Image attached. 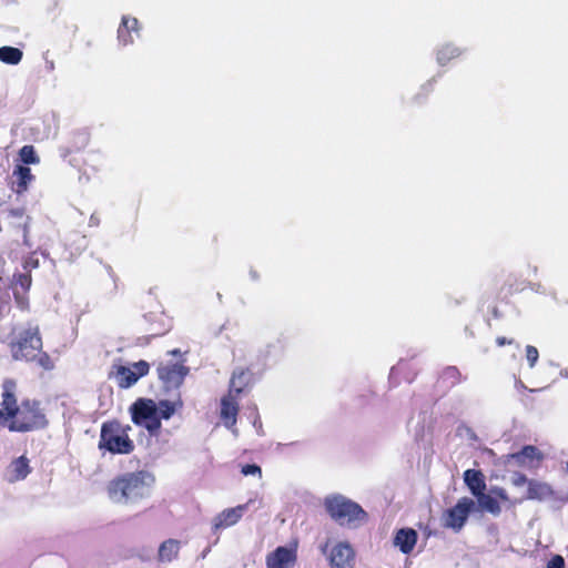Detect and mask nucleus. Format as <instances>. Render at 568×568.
<instances>
[{
  "instance_id": "a211bd4d",
  "label": "nucleus",
  "mask_w": 568,
  "mask_h": 568,
  "mask_svg": "<svg viewBox=\"0 0 568 568\" xmlns=\"http://www.w3.org/2000/svg\"><path fill=\"white\" fill-rule=\"evenodd\" d=\"M417 539L418 535L415 529L400 528L396 531L393 542L403 554L408 555L414 550Z\"/></svg>"
},
{
  "instance_id": "7ed1b4c3",
  "label": "nucleus",
  "mask_w": 568,
  "mask_h": 568,
  "mask_svg": "<svg viewBox=\"0 0 568 568\" xmlns=\"http://www.w3.org/2000/svg\"><path fill=\"white\" fill-rule=\"evenodd\" d=\"M182 402L162 399L159 403L152 398L140 397L131 404L129 413L134 425L144 427L150 436L158 437L162 427V419H170Z\"/></svg>"
},
{
  "instance_id": "393cba45",
  "label": "nucleus",
  "mask_w": 568,
  "mask_h": 568,
  "mask_svg": "<svg viewBox=\"0 0 568 568\" xmlns=\"http://www.w3.org/2000/svg\"><path fill=\"white\" fill-rule=\"evenodd\" d=\"M23 58V52L14 47L4 45L0 48V61L10 64L17 65L21 62Z\"/></svg>"
},
{
  "instance_id": "4468645a",
  "label": "nucleus",
  "mask_w": 568,
  "mask_h": 568,
  "mask_svg": "<svg viewBox=\"0 0 568 568\" xmlns=\"http://www.w3.org/2000/svg\"><path fill=\"white\" fill-rule=\"evenodd\" d=\"M237 398V396L227 393L221 399L220 418L223 425L229 429H233L237 422L240 410Z\"/></svg>"
},
{
  "instance_id": "39448f33",
  "label": "nucleus",
  "mask_w": 568,
  "mask_h": 568,
  "mask_svg": "<svg viewBox=\"0 0 568 568\" xmlns=\"http://www.w3.org/2000/svg\"><path fill=\"white\" fill-rule=\"evenodd\" d=\"M131 426L119 419H110L101 425L98 447L113 455H129L134 452V442L130 438Z\"/></svg>"
},
{
  "instance_id": "f257e3e1",
  "label": "nucleus",
  "mask_w": 568,
  "mask_h": 568,
  "mask_svg": "<svg viewBox=\"0 0 568 568\" xmlns=\"http://www.w3.org/2000/svg\"><path fill=\"white\" fill-rule=\"evenodd\" d=\"M17 382L7 378L2 383L0 423L11 432L27 433L47 427L48 419L37 400L26 399L18 405Z\"/></svg>"
},
{
  "instance_id": "bb28decb",
  "label": "nucleus",
  "mask_w": 568,
  "mask_h": 568,
  "mask_svg": "<svg viewBox=\"0 0 568 568\" xmlns=\"http://www.w3.org/2000/svg\"><path fill=\"white\" fill-rule=\"evenodd\" d=\"M460 55V51L458 48L452 47V45H445L443 47L438 53L437 59L440 63H445L452 59H455Z\"/></svg>"
},
{
  "instance_id": "f8f14e48",
  "label": "nucleus",
  "mask_w": 568,
  "mask_h": 568,
  "mask_svg": "<svg viewBox=\"0 0 568 568\" xmlns=\"http://www.w3.org/2000/svg\"><path fill=\"white\" fill-rule=\"evenodd\" d=\"M297 561L296 550L285 546H278L266 556L267 568H293Z\"/></svg>"
},
{
  "instance_id": "a878e982",
  "label": "nucleus",
  "mask_w": 568,
  "mask_h": 568,
  "mask_svg": "<svg viewBox=\"0 0 568 568\" xmlns=\"http://www.w3.org/2000/svg\"><path fill=\"white\" fill-rule=\"evenodd\" d=\"M477 498L479 500L480 506L485 510H487L494 515H498L500 513V505H499L498 500L495 499L494 497H491L490 495H487L484 491L483 495L477 496Z\"/></svg>"
},
{
  "instance_id": "e433bc0d",
  "label": "nucleus",
  "mask_w": 568,
  "mask_h": 568,
  "mask_svg": "<svg viewBox=\"0 0 568 568\" xmlns=\"http://www.w3.org/2000/svg\"><path fill=\"white\" fill-rule=\"evenodd\" d=\"M491 314H493L494 318H499L500 317V312H499L497 306H493Z\"/></svg>"
},
{
  "instance_id": "0eeeda50",
  "label": "nucleus",
  "mask_w": 568,
  "mask_h": 568,
  "mask_svg": "<svg viewBox=\"0 0 568 568\" xmlns=\"http://www.w3.org/2000/svg\"><path fill=\"white\" fill-rule=\"evenodd\" d=\"M331 568H355L356 551L348 541H338L329 548L328 540L320 546Z\"/></svg>"
},
{
  "instance_id": "9b49d317",
  "label": "nucleus",
  "mask_w": 568,
  "mask_h": 568,
  "mask_svg": "<svg viewBox=\"0 0 568 568\" xmlns=\"http://www.w3.org/2000/svg\"><path fill=\"white\" fill-rule=\"evenodd\" d=\"M32 284L30 273L13 274L11 281V288L13 290L14 302L19 310L26 312L29 310L28 292Z\"/></svg>"
},
{
  "instance_id": "c756f323",
  "label": "nucleus",
  "mask_w": 568,
  "mask_h": 568,
  "mask_svg": "<svg viewBox=\"0 0 568 568\" xmlns=\"http://www.w3.org/2000/svg\"><path fill=\"white\" fill-rule=\"evenodd\" d=\"M443 378L448 381L450 386H455L462 382V374L455 366H448L443 371Z\"/></svg>"
},
{
  "instance_id": "6ab92c4d",
  "label": "nucleus",
  "mask_w": 568,
  "mask_h": 568,
  "mask_svg": "<svg viewBox=\"0 0 568 568\" xmlns=\"http://www.w3.org/2000/svg\"><path fill=\"white\" fill-rule=\"evenodd\" d=\"M507 460H514L519 466H531L534 462H540L542 454L532 445L524 446L519 452L508 454Z\"/></svg>"
},
{
  "instance_id": "2eb2a0df",
  "label": "nucleus",
  "mask_w": 568,
  "mask_h": 568,
  "mask_svg": "<svg viewBox=\"0 0 568 568\" xmlns=\"http://www.w3.org/2000/svg\"><path fill=\"white\" fill-rule=\"evenodd\" d=\"M90 143V133L85 129L75 130L70 133L67 144L61 148L63 156L83 151Z\"/></svg>"
},
{
  "instance_id": "ddd939ff",
  "label": "nucleus",
  "mask_w": 568,
  "mask_h": 568,
  "mask_svg": "<svg viewBox=\"0 0 568 568\" xmlns=\"http://www.w3.org/2000/svg\"><path fill=\"white\" fill-rule=\"evenodd\" d=\"M4 223L9 232L20 234L24 242L28 236L29 216L21 209L9 210L4 216Z\"/></svg>"
},
{
  "instance_id": "f3484780",
  "label": "nucleus",
  "mask_w": 568,
  "mask_h": 568,
  "mask_svg": "<svg viewBox=\"0 0 568 568\" xmlns=\"http://www.w3.org/2000/svg\"><path fill=\"white\" fill-rule=\"evenodd\" d=\"M253 373L248 368H236L230 379L227 393L239 397L246 387L253 384Z\"/></svg>"
},
{
  "instance_id": "20e7f679",
  "label": "nucleus",
  "mask_w": 568,
  "mask_h": 568,
  "mask_svg": "<svg viewBox=\"0 0 568 568\" xmlns=\"http://www.w3.org/2000/svg\"><path fill=\"white\" fill-rule=\"evenodd\" d=\"M154 477L146 470L121 474L106 485L109 498L116 504H136L146 498Z\"/></svg>"
},
{
  "instance_id": "412c9836",
  "label": "nucleus",
  "mask_w": 568,
  "mask_h": 568,
  "mask_svg": "<svg viewBox=\"0 0 568 568\" xmlns=\"http://www.w3.org/2000/svg\"><path fill=\"white\" fill-rule=\"evenodd\" d=\"M139 31V20L133 17H123L118 29V39L122 45L132 44L134 39L132 32Z\"/></svg>"
},
{
  "instance_id": "5701e85b",
  "label": "nucleus",
  "mask_w": 568,
  "mask_h": 568,
  "mask_svg": "<svg viewBox=\"0 0 568 568\" xmlns=\"http://www.w3.org/2000/svg\"><path fill=\"white\" fill-rule=\"evenodd\" d=\"M13 176H16V181L13 182L12 190L18 194L26 192L29 183L33 180L30 168L22 165L13 171Z\"/></svg>"
},
{
  "instance_id": "c85d7f7f",
  "label": "nucleus",
  "mask_w": 568,
  "mask_h": 568,
  "mask_svg": "<svg viewBox=\"0 0 568 568\" xmlns=\"http://www.w3.org/2000/svg\"><path fill=\"white\" fill-rule=\"evenodd\" d=\"M21 161L26 164H36L39 162V158L32 145H24L20 149Z\"/></svg>"
},
{
  "instance_id": "7c9ffc66",
  "label": "nucleus",
  "mask_w": 568,
  "mask_h": 568,
  "mask_svg": "<svg viewBox=\"0 0 568 568\" xmlns=\"http://www.w3.org/2000/svg\"><path fill=\"white\" fill-rule=\"evenodd\" d=\"M546 491V486L534 480L528 481L527 497L529 499L541 498Z\"/></svg>"
},
{
  "instance_id": "aec40b11",
  "label": "nucleus",
  "mask_w": 568,
  "mask_h": 568,
  "mask_svg": "<svg viewBox=\"0 0 568 568\" xmlns=\"http://www.w3.org/2000/svg\"><path fill=\"white\" fill-rule=\"evenodd\" d=\"M31 471L29 459L26 456H20L12 460L8 468L7 480L16 483L23 480Z\"/></svg>"
},
{
  "instance_id": "1a4fd4ad",
  "label": "nucleus",
  "mask_w": 568,
  "mask_h": 568,
  "mask_svg": "<svg viewBox=\"0 0 568 568\" xmlns=\"http://www.w3.org/2000/svg\"><path fill=\"white\" fill-rule=\"evenodd\" d=\"M475 507V501L468 497L460 498L457 504L444 513V527L460 531L465 526L469 514Z\"/></svg>"
},
{
  "instance_id": "423d86ee",
  "label": "nucleus",
  "mask_w": 568,
  "mask_h": 568,
  "mask_svg": "<svg viewBox=\"0 0 568 568\" xmlns=\"http://www.w3.org/2000/svg\"><path fill=\"white\" fill-rule=\"evenodd\" d=\"M327 514L339 525H358L366 520V511L356 503L343 497L333 496L325 499Z\"/></svg>"
},
{
  "instance_id": "dca6fc26",
  "label": "nucleus",
  "mask_w": 568,
  "mask_h": 568,
  "mask_svg": "<svg viewBox=\"0 0 568 568\" xmlns=\"http://www.w3.org/2000/svg\"><path fill=\"white\" fill-rule=\"evenodd\" d=\"M247 507L248 504H243L237 505L236 507L224 509L214 518L213 528L219 530L235 525L242 518Z\"/></svg>"
},
{
  "instance_id": "9d476101",
  "label": "nucleus",
  "mask_w": 568,
  "mask_h": 568,
  "mask_svg": "<svg viewBox=\"0 0 568 568\" xmlns=\"http://www.w3.org/2000/svg\"><path fill=\"white\" fill-rule=\"evenodd\" d=\"M158 376L165 388H178L189 373V368L180 362H160L156 367Z\"/></svg>"
},
{
  "instance_id": "473e14b6",
  "label": "nucleus",
  "mask_w": 568,
  "mask_h": 568,
  "mask_svg": "<svg viewBox=\"0 0 568 568\" xmlns=\"http://www.w3.org/2000/svg\"><path fill=\"white\" fill-rule=\"evenodd\" d=\"M241 473L244 476L252 475V476H257L258 478L262 477V469L258 465H255V464H247V465L242 466Z\"/></svg>"
},
{
  "instance_id": "6e6552de",
  "label": "nucleus",
  "mask_w": 568,
  "mask_h": 568,
  "mask_svg": "<svg viewBox=\"0 0 568 568\" xmlns=\"http://www.w3.org/2000/svg\"><path fill=\"white\" fill-rule=\"evenodd\" d=\"M134 369L124 365H114L109 373L110 379H115L120 388H129L133 386L139 378L149 373L150 366L145 361H140L133 365Z\"/></svg>"
},
{
  "instance_id": "4c0bfd02",
  "label": "nucleus",
  "mask_w": 568,
  "mask_h": 568,
  "mask_svg": "<svg viewBox=\"0 0 568 568\" xmlns=\"http://www.w3.org/2000/svg\"><path fill=\"white\" fill-rule=\"evenodd\" d=\"M520 387L529 393H534L535 389H528L527 386H525L523 383H520Z\"/></svg>"
},
{
  "instance_id": "c9c22d12",
  "label": "nucleus",
  "mask_w": 568,
  "mask_h": 568,
  "mask_svg": "<svg viewBox=\"0 0 568 568\" xmlns=\"http://www.w3.org/2000/svg\"><path fill=\"white\" fill-rule=\"evenodd\" d=\"M526 483H528V479H527V477H526L525 475H523V474H518V475L516 476V478L514 479V484H515L516 486H521V485H524V484H526Z\"/></svg>"
},
{
  "instance_id": "72a5a7b5",
  "label": "nucleus",
  "mask_w": 568,
  "mask_h": 568,
  "mask_svg": "<svg viewBox=\"0 0 568 568\" xmlns=\"http://www.w3.org/2000/svg\"><path fill=\"white\" fill-rule=\"evenodd\" d=\"M547 568H565V560L560 555H555L547 565Z\"/></svg>"
},
{
  "instance_id": "cd10ccee",
  "label": "nucleus",
  "mask_w": 568,
  "mask_h": 568,
  "mask_svg": "<svg viewBox=\"0 0 568 568\" xmlns=\"http://www.w3.org/2000/svg\"><path fill=\"white\" fill-rule=\"evenodd\" d=\"M11 311V296L8 288L0 290V320L8 316Z\"/></svg>"
},
{
  "instance_id": "b1692460",
  "label": "nucleus",
  "mask_w": 568,
  "mask_h": 568,
  "mask_svg": "<svg viewBox=\"0 0 568 568\" xmlns=\"http://www.w3.org/2000/svg\"><path fill=\"white\" fill-rule=\"evenodd\" d=\"M180 551V542L176 539H168L159 547V560L172 561L178 558Z\"/></svg>"
},
{
  "instance_id": "58836bf2",
  "label": "nucleus",
  "mask_w": 568,
  "mask_h": 568,
  "mask_svg": "<svg viewBox=\"0 0 568 568\" xmlns=\"http://www.w3.org/2000/svg\"><path fill=\"white\" fill-rule=\"evenodd\" d=\"M170 353H171V354H173V355H175V354H179L180 352H179V349H174V351H172V352H170Z\"/></svg>"
},
{
  "instance_id": "2f4dec72",
  "label": "nucleus",
  "mask_w": 568,
  "mask_h": 568,
  "mask_svg": "<svg viewBox=\"0 0 568 568\" xmlns=\"http://www.w3.org/2000/svg\"><path fill=\"white\" fill-rule=\"evenodd\" d=\"M526 358L529 364V367L532 368L539 358L538 349L532 345H527L526 346Z\"/></svg>"
},
{
  "instance_id": "f03ea898",
  "label": "nucleus",
  "mask_w": 568,
  "mask_h": 568,
  "mask_svg": "<svg viewBox=\"0 0 568 568\" xmlns=\"http://www.w3.org/2000/svg\"><path fill=\"white\" fill-rule=\"evenodd\" d=\"M8 348L14 361L34 363L44 371H52L54 362L43 351V341L38 325H28L12 337Z\"/></svg>"
},
{
  "instance_id": "4be33fe9",
  "label": "nucleus",
  "mask_w": 568,
  "mask_h": 568,
  "mask_svg": "<svg viewBox=\"0 0 568 568\" xmlns=\"http://www.w3.org/2000/svg\"><path fill=\"white\" fill-rule=\"evenodd\" d=\"M464 480L474 496H480L486 489L485 477L480 470L467 469L464 473Z\"/></svg>"
},
{
  "instance_id": "f704fd0d",
  "label": "nucleus",
  "mask_w": 568,
  "mask_h": 568,
  "mask_svg": "<svg viewBox=\"0 0 568 568\" xmlns=\"http://www.w3.org/2000/svg\"><path fill=\"white\" fill-rule=\"evenodd\" d=\"M496 344H497V346L503 347V346H505V345H511V344H514V339H513V338H507V337H505V336H498V337L496 338Z\"/></svg>"
}]
</instances>
